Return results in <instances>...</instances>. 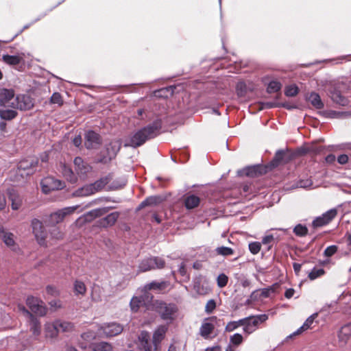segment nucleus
Segmentation results:
<instances>
[{"instance_id": "nucleus-1", "label": "nucleus", "mask_w": 351, "mask_h": 351, "mask_svg": "<svg viewBox=\"0 0 351 351\" xmlns=\"http://www.w3.org/2000/svg\"><path fill=\"white\" fill-rule=\"evenodd\" d=\"M0 93L3 100L5 108L7 110H12L18 115L16 110H27L34 106L32 99L26 95L14 96L12 89L1 88Z\"/></svg>"}, {"instance_id": "nucleus-2", "label": "nucleus", "mask_w": 351, "mask_h": 351, "mask_svg": "<svg viewBox=\"0 0 351 351\" xmlns=\"http://www.w3.org/2000/svg\"><path fill=\"white\" fill-rule=\"evenodd\" d=\"M162 126L160 120H156L152 124L138 130L125 141V146L137 147L142 145L149 138H154Z\"/></svg>"}, {"instance_id": "nucleus-3", "label": "nucleus", "mask_w": 351, "mask_h": 351, "mask_svg": "<svg viewBox=\"0 0 351 351\" xmlns=\"http://www.w3.org/2000/svg\"><path fill=\"white\" fill-rule=\"evenodd\" d=\"M151 311L157 312L160 317L168 322H171L178 311V306L173 303H167L162 300H154L149 304Z\"/></svg>"}, {"instance_id": "nucleus-4", "label": "nucleus", "mask_w": 351, "mask_h": 351, "mask_svg": "<svg viewBox=\"0 0 351 351\" xmlns=\"http://www.w3.org/2000/svg\"><path fill=\"white\" fill-rule=\"evenodd\" d=\"M111 180L112 176L109 175L106 177L101 178V179L93 183L92 185L94 186L95 193H97L102 190L106 186H108V189L110 190H117L122 188L126 184L125 180H122L121 181L114 182L110 185H108Z\"/></svg>"}, {"instance_id": "nucleus-5", "label": "nucleus", "mask_w": 351, "mask_h": 351, "mask_svg": "<svg viewBox=\"0 0 351 351\" xmlns=\"http://www.w3.org/2000/svg\"><path fill=\"white\" fill-rule=\"evenodd\" d=\"M153 295L150 293H145L141 296H133L130 302V307L133 313L137 312L141 306H145L147 310L151 311L149 308L150 303L153 302Z\"/></svg>"}, {"instance_id": "nucleus-6", "label": "nucleus", "mask_w": 351, "mask_h": 351, "mask_svg": "<svg viewBox=\"0 0 351 351\" xmlns=\"http://www.w3.org/2000/svg\"><path fill=\"white\" fill-rule=\"evenodd\" d=\"M165 261L159 257H151L143 260L139 265L140 272H145L156 269H162L165 266Z\"/></svg>"}, {"instance_id": "nucleus-7", "label": "nucleus", "mask_w": 351, "mask_h": 351, "mask_svg": "<svg viewBox=\"0 0 351 351\" xmlns=\"http://www.w3.org/2000/svg\"><path fill=\"white\" fill-rule=\"evenodd\" d=\"M26 304L32 313L39 316H44L47 313V308L43 300L32 295L28 296L26 300Z\"/></svg>"}, {"instance_id": "nucleus-8", "label": "nucleus", "mask_w": 351, "mask_h": 351, "mask_svg": "<svg viewBox=\"0 0 351 351\" xmlns=\"http://www.w3.org/2000/svg\"><path fill=\"white\" fill-rule=\"evenodd\" d=\"M43 192L49 193L51 191L62 189L64 187V182L53 177L48 176L43 178L40 182Z\"/></svg>"}, {"instance_id": "nucleus-9", "label": "nucleus", "mask_w": 351, "mask_h": 351, "mask_svg": "<svg viewBox=\"0 0 351 351\" xmlns=\"http://www.w3.org/2000/svg\"><path fill=\"white\" fill-rule=\"evenodd\" d=\"M247 318V322H246L245 326L243 328V330L245 334L250 335L257 329L259 324L265 322L268 319V315L262 314Z\"/></svg>"}, {"instance_id": "nucleus-10", "label": "nucleus", "mask_w": 351, "mask_h": 351, "mask_svg": "<svg viewBox=\"0 0 351 351\" xmlns=\"http://www.w3.org/2000/svg\"><path fill=\"white\" fill-rule=\"evenodd\" d=\"M31 225L33 233L38 244L45 245L47 234L44 229L42 222L37 219H34L32 221Z\"/></svg>"}, {"instance_id": "nucleus-11", "label": "nucleus", "mask_w": 351, "mask_h": 351, "mask_svg": "<svg viewBox=\"0 0 351 351\" xmlns=\"http://www.w3.org/2000/svg\"><path fill=\"white\" fill-rule=\"evenodd\" d=\"M217 321L216 316H212L204 319L200 328L199 335L205 339L211 338V335L215 329V324Z\"/></svg>"}, {"instance_id": "nucleus-12", "label": "nucleus", "mask_w": 351, "mask_h": 351, "mask_svg": "<svg viewBox=\"0 0 351 351\" xmlns=\"http://www.w3.org/2000/svg\"><path fill=\"white\" fill-rule=\"evenodd\" d=\"M123 330V327L117 323L112 322L104 324L100 326L99 334L107 337H114L120 334Z\"/></svg>"}, {"instance_id": "nucleus-13", "label": "nucleus", "mask_w": 351, "mask_h": 351, "mask_svg": "<svg viewBox=\"0 0 351 351\" xmlns=\"http://www.w3.org/2000/svg\"><path fill=\"white\" fill-rule=\"evenodd\" d=\"M78 207L79 206L76 205L65 207L62 209L58 210V211L51 214L50 221L53 223H58L62 221L66 215L73 213Z\"/></svg>"}, {"instance_id": "nucleus-14", "label": "nucleus", "mask_w": 351, "mask_h": 351, "mask_svg": "<svg viewBox=\"0 0 351 351\" xmlns=\"http://www.w3.org/2000/svg\"><path fill=\"white\" fill-rule=\"evenodd\" d=\"M337 211L335 208H332L325 213H324L322 216L317 217L313 221V226L315 228L322 227L329 222H330L337 215Z\"/></svg>"}, {"instance_id": "nucleus-15", "label": "nucleus", "mask_w": 351, "mask_h": 351, "mask_svg": "<svg viewBox=\"0 0 351 351\" xmlns=\"http://www.w3.org/2000/svg\"><path fill=\"white\" fill-rule=\"evenodd\" d=\"M0 237L5 245L12 251H17L19 247L15 241V236L13 233L6 231L3 226H0Z\"/></svg>"}, {"instance_id": "nucleus-16", "label": "nucleus", "mask_w": 351, "mask_h": 351, "mask_svg": "<svg viewBox=\"0 0 351 351\" xmlns=\"http://www.w3.org/2000/svg\"><path fill=\"white\" fill-rule=\"evenodd\" d=\"M267 167H262L261 165H254L247 167L243 169L239 170L237 173L239 176H246L248 177H257L267 171Z\"/></svg>"}, {"instance_id": "nucleus-17", "label": "nucleus", "mask_w": 351, "mask_h": 351, "mask_svg": "<svg viewBox=\"0 0 351 351\" xmlns=\"http://www.w3.org/2000/svg\"><path fill=\"white\" fill-rule=\"evenodd\" d=\"M85 146L87 149H97L101 144V137L99 134L93 130H89L85 134Z\"/></svg>"}, {"instance_id": "nucleus-18", "label": "nucleus", "mask_w": 351, "mask_h": 351, "mask_svg": "<svg viewBox=\"0 0 351 351\" xmlns=\"http://www.w3.org/2000/svg\"><path fill=\"white\" fill-rule=\"evenodd\" d=\"M121 148V143L119 141H112L107 146V155L100 159L101 162L106 163L114 158Z\"/></svg>"}, {"instance_id": "nucleus-19", "label": "nucleus", "mask_w": 351, "mask_h": 351, "mask_svg": "<svg viewBox=\"0 0 351 351\" xmlns=\"http://www.w3.org/2000/svg\"><path fill=\"white\" fill-rule=\"evenodd\" d=\"M38 160L34 158H27L21 160L18 165L19 171H24L26 176L32 174L33 169L37 166Z\"/></svg>"}, {"instance_id": "nucleus-20", "label": "nucleus", "mask_w": 351, "mask_h": 351, "mask_svg": "<svg viewBox=\"0 0 351 351\" xmlns=\"http://www.w3.org/2000/svg\"><path fill=\"white\" fill-rule=\"evenodd\" d=\"M193 289L201 295H204L210 292L211 289L208 286L206 279L203 277H197L193 280Z\"/></svg>"}, {"instance_id": "nucleus-21", "label": "nucleus", "mask_w": 351, "mask_h": 351, "mask_svg": "<svg viewBox=\"0 0 351 351\" xmlns=\"http://www.w3.org/2000/svg\"><path fill=\"white\" fill-rule=\"evenodd\" d=\"M169 282L168 281H152L145 285L142 291L145 293H149L148 291L151 290L161 291L166 289L169 287Z\"/></svg>"}, {"instance_id": "nucleus-22", "label": "nucleus", "mask_w": 351, "mask_h": 351, "mask_svg": "<svg viewBox=\"0 0 351 351\" xmlns=\"http://www.w3.org/2000/svg\"><path fill=\"white\" fill-rule=\"evenodd\" d=\"M73 163L75 170L80 176H85L91 170V167L85 162L81 157H75Z\"/></svg>"}, {"instance_id": "nucleus-23", "label": "nucleus", "mask_w": 351, "mask_h": 351, "mask_svg": "<svg viewBox=\"0 0 351 351\" xmlns=\"http://www.w3.org/2000/svg\"><path fill=\"white\" fill-rule=\"evenodd\" d=\"M119 217V212L111 213L105 217L97 221V226L102 228H107L113 226Z\"/></svg>"}, {"instance_id": "nucleus-24", "label": "nucleus", "mask_w": 351, "mask_h": 351, "mask_svg": "<svg viewBox=\"0 0 351 351\" xmlns=\"http://www.w3.org/2000/svg\"><path fill=\"white\" fill-rule=\"evenodd\" d=\"M9 199L12 202V209L16 210L20 208L22 205V197L13 189L8 190Z\"/></svg>"}, {"instance_id": "nucleus-25", "label": "nucleus", "mask_w": 351, "mask_h": 351, "mask_svg": "<svg viewBox=\"0 0 351 351\" xmlns=\"http://www.w3.org/2000/svg\"><path fill=\"white\" fill-rule=\"evenodd\" d=\"M339 340L346 344L351 337V322L343 326L339 332Z\"/></svg>"}, {"instance_id": "nucleus-26", "label": "nucleus", "mask_w": 351, "mask_h": 351, "mask_svg": "<svg viewBox=\"0 0 351 351\" xmlns=\"http://www.w3.org/2000/svg\"><path fill=\"white\" fill-rule=\"evenodd\" d=\"M318 313H315L310 315L306 321L304 322L302 326H300L295 332H294L291 335H300L303 332L307 330L308 329L311 328L312 324H313L315 319L317 317Z\"/></svg>"}, {"instance_id": "nucleus-27", "label": "nucleus", "mask_w": 351, "mask_h": 351, "mask_svg": "<svg viewBox=\"0 0 351 351\" xmlns=\"http://www.w3.org/2000/svg\"><path fill=\"white\" fill-rule=\"evenodd\" d=\"M29 330L35 338H37L41 332L40 322L33 315H30Z\"/></svg>"}, {"instance_id": "nucleus-28", "label": "nucleus", "mask_w": 351, "mask_h": 351, "mask_svg": "<svg viewBox=\"0 0 351 351\" xmlns=\"http://www.w3.org/2000/svg\"><path fill=\"white\" fill-rule=\"evenodd\" d=\"M45 333L47 338H56L59 332L56 326V321L53 322H48L45 325Z\"/></svg>"}, {"instance_id": "nucleus-29", "label": "nucleus", "mask_w": 351, "mask_h": 351, "mask_svg": "<svg viewBox=\"0 0 351 351\" xmlns=\"http://www.w3.org/2000/svg\"><path fill=\"white\" fill-rule=\"evenodd\" d=\"M95 193L94 191V186L92 184L85 185L77 190H76L73 195L75 197H85Z\"/></svg>"}, {"instance_id": "nucleus-30", "label": "nucleus", "mask_w": 351, "mask_h": 351, "mask_svg": "<svg viewBox=\"0 0 351 351\" xmlns=\"http://www.w3.org/2000/svg\"><path fill=\"white\" fill-rule=\"evenodd\" d=\"M61 171L63 176L71 183H75L77 182V177L71 169L65 164H61Z\"/></svg>"}, {"instance_id": "nucleus-31", "label": "nucleus", "mask_w": 351, "mask_h": 351, "mask_svg": "<svg viewBox=\"0 0 351 351\" xmlns=\"http://www.w3.org/2000/svg\"><path fill=\"white\" fill-rule=\"evenodd\" d=\"M167 330L166 326H160L155 330L153 335V342L156 346L163 339Z\"/></svg>"}, {"instance_id": "nucleus-32", "label": "nucleus", "mask_w": 351, "mask_h": 351, "mask_svg": "<svg viewBox=\"0 0 351 351\" xmlns=\"http://www.w3.org/2000/svg\"><path fill=\"white\" fill-rule=\"evenodd\" d=\"M110 208H111L110 207H104L92 210L85 215V217L87 220H90L92 219L101 217L106 214Z\"/></svg>"}, {"instance_id": "nucleus-33", "label": "nucleus", "mask_w": 351, "mask_h": 351, "mask_svg": "<svg viewBox=\"0 0 351 351\" xmlns=\"http://www.w3.org/2000/svg\"><path fill=\"white\" fill-rule=\"evenodd\" d=\"M200 202L199 197L189 195L184 199V205L187 209H193L198 206Z\"/></svg>"}, {"instance_id": "nucleus-34", "label": "nucleus", "mask_w": 351, "mask_h": 351, "mask_svg": "<svg viewBox=\"0 0 351 351\" xmlns=\"http://www.w3.org/2000/svg\"><path fill=\"white\" fill-rule=\"evenodd\" d=\"M56 323L59 332H70L73 330L74 327L72 323L64 320L57 319Z\"/></svg>"}, {"instance_id": "nucleus-35", "label": "nucleus", "mask_w": 351, "mask_h": 351, "mask_svg": "<svg viewBox=\"0 0 351 351\" xmlns=\"http://www.w3.org/2000/svg\"><path fill=\"white\" fill-rule=\"evenodd\" d=\"M331 99L334 102L341 106H345L348 104V99L341 95L339 91H334L331 93Z\"/></svg>"}, {"instance_id": "nucleus-36", "label": "nucleus", "mask_w": 351, "mask_h": 351, "mask_svg": "<svg viewBox=\"0 0 351 351\" xmlns=\"http://www.w3.org/2000/svg\"><path fill=\"white\" fill-rule=\"evenodd\" d=\"M308 100L317 109H321L324 107L320 96L316 93H311L308 97Z\"/></svg>"}, {"instance_id": "nucleus-37", "label": "nucleus", "mask_w": 351, "mask_h": 351, "mask_svg": "<svg viewBox=\"0 0 351 351\" xmlns=\"http://www.w3.org/2000/svg\"><path fill=\"white\" fill-rule=\"evenodd\" d=\"M2 59L8 64L16 65L21 62L22 58L19 56L3 55Z\"/></svg>"}, {"instance_id": "nucleus-38", "label": "nucleus", "mask_w": 351, "mask_h": 351, "mask_svg": "<svg viewBox=\"0 0 351 351\" xmlns=\"http://www.w3.org/2000/svg\"><path fill=\"white\" fill-rule=\"evenodd\" d=\"M162 198L160 196H151L145 199L140 205V207L146 206L156 205L161 202Z\"/></svg>"}, {"instance_id": "nucleus-39", "label": "nucleus", "mask_w": 351, "mask_h": 351, "mask_svg": "<svg viewBox=\"0 0 351 351\" xmlns=\"http://www.w3.org/2000/svg\"><path fill=\"white\" fill-rule=\"evenodd\" d=\"M284 154L285 153L283 151H278L275 155L273 161L270 163L269 165L267 166L268 167L267 169L271 170L272 168L278 166L280 162L282 160Z\"/></svg>"}, {"instance_id": "nucleus-40", "label": "nucleus", "mask_w": 351, "mask_h": 351, "mask_svg": "<svg viewBox=\"0 0 351 351\" xmlns=\"http://www.w3.org/2000/svg\"><path fill=\"white\" fill-rule=\"evenodd\" d=\"M74 291L76 295H84L86 291L84 283L82 281L76 280L74 282Z\"/></svg>"}, {"instance_id": "nucleus-41", "label": "nucleus", "mask_w": 351, "mask_h": 351, "mask_svg": "<svg viewBox=\"0 0 351 351\" xmlns=\"http://www.w3.org/2000/svg\"><path fill=\"white\" fill-rule=\"evenodd\" d=\"M280 82L273 80L271 81L267 86V92L269 93L278 92L281 88Z\"/></svg>"}, {"instance_id": "nucleus-42", "label": "nucleus", "mask_w": 351, "mask_h": 351, "mask_svg": "<svg viewBox=\"0 0 351 351\" xmlns=\"http://www.w3.org/2000/svg\"><path fill=\"white\" fill-rule=\"evenodd\" d=\"M293 232L298 237H304L307 234L308 229L305 226L298 224L293 228Z\"/></svg>"}, {"instance_id": "nucleus-43", "label": "nucleus", "mask_w": 351, "mask_h": 351, "mask_svg": "<svg viewBox=\"0 0 351 351\" xmlns=\"http://www.w3.org/2000/svg\"><path fill=\"white\" fill-rule=\"evenodd\" d=\"M216 252L217 254L225 256L232 255L234 253V250L232 248L225 246L217 247Z\"/></svg>"}, {"instance_id": "nucleus-44", "label": "nucleus", "mask_w": 351, "mask_h": 351, "mask_svg": "<svg viewBox=\"0 0 351 351\" xmlns=\"http://www.w3.org/2000/svg\"><path fill=\"white\" fill-rule=\"evenodd\" d=\"M298 93V88L295 84H291L286 87L285 93L288 97L295 96Z\"/></svg>"}, {"instance_id": "nucleus-45", "label": "nucleus", "mask_w": 351, "mask_h": 351, "mask_svg": "<svg viewBox=\"0 0 351 351\" xmlns=\"http://www.w3.org/2000/svg\"><path fill=\"white\" fill-rule=\"evenodd\" d=\"M249 250L252 254H257L261 248V243L260 242L254 241L249 243Z\"/></svg>"}, {"instance_id": "nucleus-46", "label": "nucleus", "mask_w": 351, "mask_h": 351, "mask_svg": "<svg viewBox=\"0 0 351 351\" xmlns=\"http://www.w3.org/2000/svg\"><path fill=\"white\" fill-rule=\"evenodd\" d=\"M138 339L141 341V344L143 347V350H145V346H149L148 343L149 339V335L147 332L142 331L138 337Z\"/></svg>"}, {"instance_id": "nucleus-47", "label": "nucleus", "mask_w": 351, "mask_h": 351, "mask_svg": "<svg viewBox=\"0 0 351 351\" xmlns=\"http://www.w3.org/2000/svg\"><path fill=\"white\" fill-rule=\"evenodd\" d=\"M324 274V271L323 269H316L313 268L311 271L308 274V278L313 280L316 279L317 278L322 276Z\"/></svg>"}, {"instance_id": "nucleus-48", "label": "nucleus", "mask_w": 351, "mask_h": 351, "mask_svg": "<svg viewBox=\"0 0 351 351\" xmlns=\"http://www.w3.org/2000/svg\"><path fill=\"white\" fill-rule=\"evenodd\" d=\"M217 305L216 302L213 299L209 300L205 306V312L207 314H210L215 309Z\"/></svg>"}, {"instance_id": "nucleus-49", "label": "nucleus", "mask_w": 351, "mask_h": 351, "mask_svg": "<svg viewBox=\"0 0 351 351\" xmlns=\"http://www.w3.org/2000/svg\"><path fill=\"white\" fill-rule=\"evenodd\" d=\"M217 280L218 287L223 288L226 286L228 281V278L226 274H221L218 276Z\"/></svg>"}, {"instance_id": "nucleus-50", "label": "nucleus", "mask_w": 351, "mask_h": 351, "mask_svg": "<svg viewBox=\"0 0 351 351\" xmlns=\"http://www.w3.org/2000/svg\"><path fill=\"white\" fill-rule=\"evenodd\" d=\"M230 341L232 344L238 346L243 342V337L239 333H235L230 337Z\"/></svg>"}, {"instance_id": "nucleus-51", "label": "nucleus", "mask_w": 351, "mask_h": 351, "mask_svg": "<svg viewBox=\"0 0 351 351\" xmlns=\"http://www.w3.org/2000/svg\"><path fill=\"white\" fill-rule=\"evenodd\" d=\"M52 104H58L61 106L63 103L62 96L59 93H54L50 99Z\"/></svg>"}, {"instance_id": "nucleus-52", "label": "nucleus", "mask_w": 351, "mask_h": 351, "mask_svg": "<svg viewBox=\"0 0 351 351\" xmlns=\"http://www.w3.org/2000/svg\"><path fill=\"white\" fill-rule=\"evenodd\" d=\"M337 251V247L336 245H330L326 248L324 254L326 257H330L334 255Z\"/></svg>"}, {"instance_id": "nucleus-53", "label": "nucleus", "mask_w": 351, "mask_h": 351, "mask_svg": "<svg viewBox=\"0 0 351 351\" xmlns=\"http://www.w3.org/2000/svg\"><path fill=\"white\" fill-rule=\"evenodd\" d=\"M97 349L100 351H112L111 344L106 342H101L97 346Z\"/></svg>"}, {"instance_id": "nucleus-54", "label": "nucleus", "mask_w": 351, "mask_h": 351, "mask_svg": "<svg viewBox=\"0 0 351 351\" xmlns=\"http://www.w3.org/2000/svg\"><path fill=\"white\" fill-rule=\"evenodd\" d=\"M239 327L237 326V324L236 323V322L231 321V322H228L227 324V325L226 326L225 331L230 332H232L234 330L237 329Z\"/></svg>"}, {"instance_id": "nucleus-55", "label": "nucleus", "mask_w": 351, "mask_h": 351, "mask_svg": "<svg viewBox=\"0 0 351 351\" xmlns=\"http://www.w3.org/2000/svg\"><path fill=\"white\" fill-rule=\"evenodd\" d=\"M275 288L274 286L269 287L268 288H264L261 289V295L264 298H267L270 295L271 293H274Z\"/></svg>"}, {"instance_id": "nucleus-56", "label": "nucleus", "mask_w": 351, "mask_h": 351, "mask_svg": "<svg viewBox=\"0 0 351 351\" xmlns=\"http://www.w3.org/2000/svg\"><path fill=\"white\" fill-rule=\"evenodd\" d=\"M47 293L52 296H57L59 294L58 290L53 285H48L46 287Z\"/></svg>"}, {"instance_id": "nucleus-57", "label": "nucleus", "mask_w": 351, "mask_h": 351, "mask_svg": "<svg viewBox=\"0 0 351 351\" xmlns=\"http://www.w3.org/2000/svg\"><path fill=\"white\" fill-rule=\"evenodd\" d=\"M312 185V181L311 180H300L298 184V186L300 188H308Z\"/></svg>"}, {"instance_id": "nucleus-58", "label": "nucleus", "mask_w": 351, "mask_h": 351, "mask_svg": "<svg viewBox=\"0 0 351 351\" xmlns=\"http://www.w3.org/2000/svg\"><path fill=\"white\" fill-rule=\"evenodd\" d=\"M92 300L94 302H100L101 300V295L99 294V290L94 289L91 294Z\"/></svg>"}, {"instance_id": "nucleus-59", "label": "nucleus", "mask_w": 351, "mask_h": 351, "mask_svg": "<svg viewBox=\"0 0 351 351\" xmlns=\"http://www.w3.org/2000/svg\"><path fill=\"white\" fill-rule=\"evenodd\" d=\"M348 160H349V157L346 154H341V155L339 156L337 158V162L340 165H346V163H348Z\"/></svg>"}, {"instance_id": "nucleus-60", "label": "nucleus", "mask_w": 351, "mask_h": 351, "mask_svg": "<svg viewBox=\"0 0 351 351\" xmlns=\"http://www.w3.org/2000/svg\"><path fill=\"white\" fill-rule=\"evenodd\" d=\"M51 234L53 237L59 239L62 237V233L56 228H54L51 232Z\"/></svg>"}, {"instance_id": "nucleus-61", "label": "nucleus", "mask_w": 351, "mask_h": 351, "mask_svg": "<svg viewBox=\"0 0 351 351\" xmlns=\"http://www.w3.org/2000/svg\"><path fill=\"white\" fill-rule=\"evenodd\" d=\"M274 241V236L272 234H268L265 236L262 239V243L267 245L271 243Z\"/></svg>"}, {"instance_id": "nucleus-62", "label": "nucleus", "mask_w": 351, "mask_h": 351, "mask_svg": "<svg viewBox=\"0 0 351 351\" xmlns=\"http://www.w3.org/2000/svg\"><path fill=\"white\" fill-rule=\"evenodd\" d=\"M6 206V199L4 194L0 193V210L5 208Z\"/></svg>"}, {"instance_id": "nucleus-63", "label": "nucleus", "mask_w": 351, "mask_h": 351, "mask_svg": "<svg viewBox=\"0 0 351 351\" xmlns=\"http://www.w3.org/2000/svg\"><path fill=\"white\" fill-rule=\"evenodd\" d=\"M294 293H295V290L293 289H291V288L288 289L286 290V291L285 293V296L286 298L290 299L293 296Z\"/></svg>"}, {"instance_id": "nucleus-64", "label": "nucleus", "mask_w": 351, "mask_h": 351, "mask_svg": "<svg viewBox=\"0 0 351 351\" xmlns=\"http://www.w3.org/2000/svg\"><path fill=\"white\" fill-rule=\"evenodd\" d=\"M336 160V157L334 154H328L325 160L327 163L332 164Z\"/></svg>"}]
</instances>
